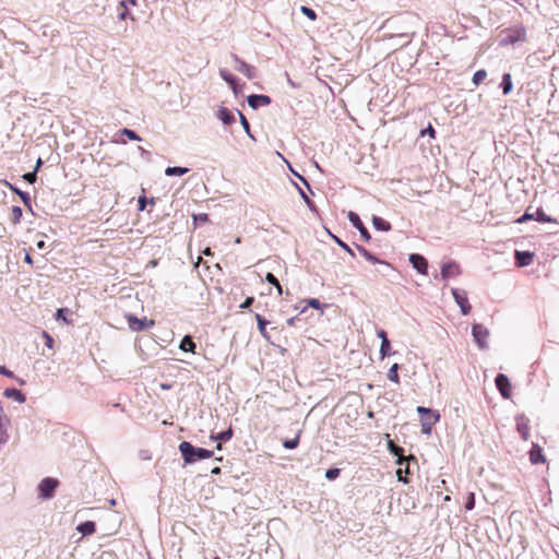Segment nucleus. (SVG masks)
<instances>
[{"instance_id": "nucleus-60", "label": "nucleus", "mask_w": 559, "mask_h": 559, "mask_svg": "<svg viewBox=\"0 0 559 559\" xmlns=\"http://www.w3.org/2000/svg\"><path fill=\"white\" fill-rule=\"evenodd\" d=\"M203 253H204L205 255H211V254H212V251H211V249H210V248H206V249H204V250H203Z\"/></svg>"}, {"instance_id": "nucleus-59", "label": "nucleus", "mask_w": 559, "mask_h": 559, "mask_svg": "<svg viewBox=\"0 0 559 559\" xmlns=\"http://www.w3.org/2000/svg\"><path fill=\"white\" fill-rule=\"evenodd\" d=\"M211 473L214 475L221 474V467H218V466L214 467Z\"/></svg>"}, {"instance_id": "nucleus-57", "label": "nucleus", "mask_w": 559, "mask_h": 559, "mask_svg": "<svg viewBox=\"0 0 559 559\" xmlns=\"http://www.w3.org/2000/svg\"><path fill=\"white\" fill-rule=\"evenodd\" d=\"M24 261L28 263L29 265H33V259L28 252L25 253Z\"/></svg>"}, {"instance_id": "nucleus-3", "label": "nucleus", "mask_w": 559, "mask_h": 559, "mask_svg": "<svg viewBox=\"0 0 559 559\" xmlns=\"http://www.w3.org/2000/svg\"><path fill=\"white\" fill-rule=\"evenodd\" d=\"M417 412L423 415L421 416V431L424 433H430L432 426L439 420L440 416L438 413L431 411L430 408H426L424 406H418Z\"/></svg>"}, {"instance_id": "nucleus-38", "label": "nucleus", "mask_w": 559, "mask_h": 559, "mask_svg": "<svg viewBox=\"0 0 559 559\" xmlns=\"http://www.w3.org/2000/svg\"><path fill=\"white\" fill-rule=\"evenodd\" d=\"M300 11L311 21L317 20V13L312 9L302 5Z\"/></svg>"}, {"instance_id": "nucleus-43", "label": "nucleus", "mask_w": 559, "mask_h": 559, "mask_svg": "<svg viewBox=\"0 0 559 559\" xmlns=\"http://www.w3.org/2000/svg\"><path fill=\"white\" fill-rule=\"evenodd\" d=\"M403 473H405V474H408V473H409V471H408V465L405 467V469L399 468V469L396 471V475H397L399 480H400V481H403V483H405V484H407V483H408V480H407V478H406L405 476H403Z\"/></svg>"}, {"instance_id": "nucleus-56", "label": "nucleus", "mask_w": 559, "mask_h": 559, "mask_svg": "<svg viewBox=\"0 0 559 559\" xmlns=\"http://www.w3.org/2000/svg\"><path fill=\"white\" fill-rule=\"evenodd\" d=\"M426 132H427L431 138H435L436 131H435V129H433L431 126H429L427 130L423 131V132H421V134L424 135Z\"/></svg>"}, {"instance_id": "nucleus-64", "label": "nucleus", "mask_w": 559, "mask_h": 559, "mask_svg": "<svg viewBox=\"0 0 559 559\" xmlns=\"http://www.w3.org/2000/svg\"><path fill=\"white\" fill-rule=\"evenodd\" d=\"M214 559H221L219 557H215Z\"/></svg>"}, {"instance_id": "nucleus-46", "label": "nucleus", "mask_w": 559, "mask_h": 559, "mask_svg": "<svg viewBox=\"0 0 559 559\" xmlns=\"http://www.w3.org/2000/svg\"><path fill=\"white\" fill-rule=\"evenodd\" d=\"M254 301L253 297H247L246 300L240 305V309L249 308Z\"/></svg>"}, {"instance_id": "nucleus-23", "label": "nucleus", "mask_w": 559, "mask_h": 559, "mask_svg": "<svg viewBox=\"0 0 559 559\" xmlns=\"http://www.w3.org/2000/svg\"><path fill=\"white\" fill-rule=\"evenodd\" d=\"M179 347L183 352L194 353L195 343L193 342L191 336L187 335L182 338Z\"/></svg>"}, {"instance_id": "nucleus-16", "label": "nucleus", "mask_w": 559, "mask_h": 559, "mask_svg": "<svg viewBox=\"0 0 559 559\" xmlns=\"http://www.w3.org/2000/svg\"><path fill=\"white\" fill-rule=\"evenodd\" d=\"M530 461L532 464H540L546 461L540 447L534 444L530 451Z\"/></svg>"}, {"instance_id": "nucleus-20", "label": "nucleus", "mask_w": 559, "mask_h": 559, "mask_svg": "<svg viewBox=\"0 0 559 559\" xmlns=\"http://www.w3.org/2000/svg\"><path fill=\"white\" fill-rule=\"evenodd\" d=\"M357 250L367 261H369L371 263H381V264H384L386 266H390V264L388 262L379 260L371 252H369L366 248H364L361 246H358Z\"/></svg>"}, {"instance_id": "nucleus-53", "label": "nucleus", "mask_w": 559, "mask_h": 559, "mask_svg": "<svg viewBox=\"0 0 559 559\" xmlns=\"http://www.w3.org/2000/svg\"><path fill=\"white\" fill-rule=\"evenodd\" d=\"M239 115H240V119H241V124L243 126V128L247 131H249V122L247 121L246 117L242 114L239 112Z\"/></svg>"}, {"instance_id": "nucleus-32", "label": "nucleus", "mask_w": 559, "mask_h": 559, "mask_svg": "<svg viewBox=\"0 0 559 559\" xmlns=\"http://www.w3.org/2000/svg\"><path fill=\"white\" fill-rule=\"evenodd\" d=\"M22 215H23L22 209L20 206H13L11 210L12 224H14V225L20 224Z\"/></svg>"}, {"instance_id": "nucleus-36", "label": "nucleus", "mask_w": 559, "mask_h": 559, "mask_svg": "<svg viewBox=\"0 0 559 559\" xmlns=\"http://www.w3.org/2000/svg\"><path fill=\"white\" fill-rule=\"evenodd\" d=\"M380 355L382 358L391 355V344L389 340L381 342Z\"/></svg>"}, {"instance_id": "nucleus-8", "label": "nucleus", "mask_w": 559, "mask_h": 559, "mask_svg": "<svg viewBox=\"0 0 559 559\" xmlns=\"http://www.w3.org/2000/svg\"><path fill=\"white\" fill-rule=\"evenodd\" d=\"M461 273V266L456 262H449L442 265L440 275L442 280H449L459 276Z\"/></svg>"}, {"instance_id": "nucleus-19", "label": "nucleus", "mask_w": 559, "mask_h": 559, "mask_svg": "<svg viewBox=\"0 0 559 559\" xmlns=\"http://www.w3.org/2000/svg\"><path fill=\"white\" fill-rule=\"evenodd\" d=\"M218 118L223 121L224 124H231L235 122V116L234 114L225 108V107H222L219 110H218V114H217Z\"/></svg>"}, {"instance_id": "nucleus-50", "label": "nucleus", "mask_w": 559, "mask_h": 559, "mask_svg": "<svg viewBox=\"0 0 559 559\" xmlns=\"http://www.w3.org/2000/svg\"><path fill=\"white\" fill-rule=\"evenodd\" d=\"M194 219L200 221L202 223H206V222H209V215L207 214H199V215L194 216Z\"/></svg>"}, {"instance_id": "nucleus-63", "label": "nucleus", "mask_w": 559, "mask_h": 559, "mask_svg": "<svg viewBox=\"0 0 559 559\" xmlns=\"http://www.w3.org/2000/svg\"><path fill=\"white\" fill-rule=\"evenodd\" d=\"M129 4L135 7L138 4L136 0H128Z\"/></svg>"}, {"instance_id": "nucleus-41", "label": "nucleus", "mask_w": 559, "mask_h": 559, "mask_svg": "<svg viewBox=\"0 0 559 559\" xmlns=\"http://www.w3.org/2000/svg\"><path fill=\"white\" fill-rule=\"evenodd\" d=\"M475 507V495L474 492H469L465 502V509L472 510Z\"/></svg>"}, {"instance_id": "nucleus-15", "label": "nucleus", "mask_w": 559, "mask_h": 559, "mask_svg": "<svg viewBox=\"0 0 559 559\" xmlns=\"http://www.w3.org/2000/svg\"><path fill=\"white\" fill-rule=\"evenodd\" d=\"M234 60L236 62V70L245 74L248 79H252L254 76V69L240 60L237 56H234Z\"/></svg>"}, {"instance_id": "nucleus-5", "label": "nucleus", "mask_w": 559, "mask_h": 559, "mask_svg": "<svg viewBox=\"0 0 559 559\" xmlns=\"http://www.w3.org/2000/svg\"><path fill=\"white\" fill-rule=\"evenodd\" d=\"M59 481L55 478H44L39 484V493L44 499H49L53 496L56 488L58 487Z\"/></svg>"}, {"instance_id": "nucleus-13", "label": "nucleus", "mask_w": 559, "mask_h": 559, "mask_svg": "<svg viewBox=\"0 0 559 559\" xmlns=\"http://www.w3.org/2000/svg\"><path fill=\"white\" fill-rule=\"evenodd\" d=\"M130 7H132V5L129 4L128 0H121L119 2L118 7H117V12H118V19L120 21H124L127 19L134 21V16L130 12Z\"/></svg>"}, {"instance_id": "nucleus-26", "label": "nucleus", "mask_w": 559, "mask_h": 559, "mask_svg": "<svg viewBox=\"0 0 559 559\" xmlns=\"http://www.w3.org/2000/svg\"><path fill=\"white\" fill-rule=\"evenodd\" d=\"M372 223L378 230L388 231L391 229V224L382 217L373 216Z\"/></svg>"}, {"instance_id": "nucleus-6", "label": "nucleus", "mask_w": 559, "mask_h": 559, "mask_svg": "<svg viewBox=\"0 0 559 559\" xmlns=\"http://www.w3.org/2000/svg\"><path fill=\"white\" fill-rule=\"evenodd\" d=\"M472 332H473V337H474L475 342L478 344V346L480 348H486L487 338L489 336L488 329L481 324H474Z\"/></svg>"}, {"instance_id": "nucleus-47", "label": "nucleus", "mask_w": 559, "mask_h": 559, "mask_svg": "<svg viewBox=\"0 0 559 559\" xmlns=\"http://www.w3.org/2000/svg\"><path fill=\"white\" fill-rule=\"evenodd\" d=\"M66 311H67V310H66V309H62V308H61V309H58V310H57V313H56V318H57L58 320H63L64 322H67V323H68V320H67V318H66V316H64V312H66Z\"/></svg>"}, {"instance_id": "nucleus-45", "label": "nucleus", "mask_w": 559, "mask_h": 559, "mask_svg": "<svg viewBox=\"0 0 559 559\" xmlns=\"http://www.w3.org/2000/svg\"><path fill=\"white\" fill-rule=\"evenodd\" d=\"M139 203V211H144L147 204V200L145 195H142L138 200Z\"/></svg>"}, {"instance_id": "nucleus-39", "label": "nucleus", "mask_w": 559, "mask_h": 559, "mask_svg": "<svg viewBox=\"0 0 559 559\" xmlns=\"http://www.w3.org/2000/svg\"><path fill=\"white\" fill-rule=\"evenodd\" d=\"M121 133L126 136H128V139L132 140V141H140V136L133 131V130H130V129H122L121 130Z\"/></svg>"}, {"instance_id": "nucleus-14", "label": "nucleus", "mask_w": 559, "mask_h": 559, "mask_svg": "<svg viewBox=\"0 0 559 559\" xmlns=\"http://www.w3.org/2000/svg\"><path fill=\"white\" fill-rule=\"evenodd\" d=\"M248 104L253 109H257L261 106H267L271 104V98L266 95H250L248 97Z\"/></svg>"}, {"instance_id": "nucleus-21", "label": "nucleus", "mask_w": 559, "mask_h": 559, "mask_svg": "<svg viewBox=\"0 0 559 559\" xmlns=\"http://www.w3.org/2000/svg\"><path fill=\"white\" fill-rule=\"evenodd\" d=\"M219 74L223 78V80L229 84V86L233 88V91L235 93H237V82H236V78L227 70L225 69H222L219 71Z\"/></svg>"}, {"instance_id": "nucleus-52", "label": "nucleus", "mask_w": 559, "mask_h": 559, "mask_svg": "<svg viewBox=\"0 0 559 559\" xmlns=\"http://www.w3.org/2000/svg\"><path fill=\"white\" fill-rule=\"evenodd\" d=\"M0 374H4L7 377H12V371L8 370L4 366H0Z\"/></svg>"}, {"instance_id": "nucleus-55", "label": "nucleus", "mask_w": 559, "mask_h": 559, "mask_svg": "<svg viewBox=\"0 0 559 559\" xmlns=\"http://www.w3.org/2000/svg\"><path fill=\"white\" fill-rule=\"evenodd\" d=\"M337 243L344 249L346 250L348 253L353 254V251L352 249L343 241H341L340 239H337Z\"/></svg>"}, {"instance_id": "nucleus-51", "label": "nucleus", "mask_w": 559, "mask_h": 559, "mask_svg": "<svg viewBox=\"0 0 559 559\" xmlns=\"http://www.w3.org/2000/svg\"><path fill=\"white\" fill-rule=\"evenodd\" d=\"M377 335L379 338H381V342L388 341L386 332L384 330H379Z\"/></svg>"}, {"instance_id": "nucleus-44", "label": "nucleus", "mask_w": 559, "mask_h": 559, "mask_svg": "<svg viewBox=\"0 0 559 559\" xmlns=\"http://www.w3.org/2000/svg\"><path fill=\"white\" fill-rule=\"evenodd\" d=\"M23 179L28 181L29 183H34L36 181V170L33 173H27L23 176Z\"/></svg>"}, {"instance_id": "nucleus-58", "label": "nucleus", "mask_w": 559, "mask_h": 559, "mask_svg": "<svg viewBox=\"0 0 559 559\" xmlns=\"http://www.w3.org/2000/svg\"><path fill=\"white\" fill-rule=\"evenodd\" d=\"M36 246H37V248H38V249H44V248H45V246H46V243H45V241H44V240H40V241H38V242H37V245H36Z\"/></svg>"}, {"instance_id": "nucleus-48", "label": "nucleus", "mask_w": 559, "mask_h": 559, "mask_svg": "<svg viewBox=\"0 0 559 559\" xmlns=\"http://www.w3.org/2000/svg\"><path fill=\"white\" fill-rule=\"evenodd\" d=\"M307 302H308V305H309L311 308H314V309H320V307H321L320 301H319L318 299H314V298L309 299Z\"/></svg>"}, {"instance_id": "nucleus-24", "label": "nucleus", "mask_w": 559, "mask_h": 559, "mask_svg": "<svg viewBox=\"0 0 559 559\" xmlns=\"http://www.w3.org/2000/svg\"><path fill=\"white\" fill-rule=\"evenodd\" d=\"M78 531L83 535H91L96 531V525L92 521H86L78 526Z\"/></svg>"}, {"instance_id": "nucleus-61", "label": "nucleus", "mask_w": 559, "mask_h": 559, "mask_svg": "<svg viewBox=\"0 0 559 559\" xmlns=\"http://www.w3.org/2000/svg\"><path fill=\"white\" fill-rule=\"evenodd\" d=\"M160 388H162L163 390H168V389H170V385H169V384H166V383H162V384H160Z\"/></svg>"}, {"instance_id": "nucleus-37", "label": "nucleus", "mask_w": 559, "mask_h": 559, "mask_svg": "<svg viewBox=\"0 0 559 559\" xmlns=\"http://www.w3.org/2000/svg\"><path fill=\"white\" fill-rule=\"evenodd\" d=\"M298 443H299V437L297 436L295 439L284 440L283 445H284V448L292 450V449L297 448Z\"/></svg>"}, {"instance_id": "nucleus-18", "label": "nucleus", "mask_w": 559, "mask_h": 559, "mask_svg": "<svg viewBox=\"0 0 559 559\" xmlns=\"http://www.w3.org/2000/svg\"><path fill=\"white\" fill-rule=\"evenodd\" d=\"M10 420L5 415L0 414V443H5L9 440L8 427Z\"/></svg>"}, {"instance_id": "nucleus-49", "label": "nucleus", "mask_w": 559, "mask_h": 559, "mask_svg": "<svg viewBox=\"0 0 559 559\" xmlns=\"http://www.w3.org/2000/svg\"><path fill=\"white\" fill-rule=\"evenodd\" d=\"M300 193H301V195H302V198H304L305 202L307 203V205H308L311 210H313V209H314V204H313V202H312V201L307 197V194H306L304 191H301V190H300Z\"/></svg>"}, {"instance_id": "nucleus-62", "label": "nucleus", "mask_w": 559, "mask_h": 559, "mask_svg": "<svg viewBox=\"0 0 559 559\" xmlns=\"http://www.w3.org/2000/svg\"><path fill=\"white\" fill-rule=\"evenodd\" d=\"M43 164L41 159L39 158L36 163V168L35 170L37 171V169L40 167V165Z\"/></svg>"}, {"instance_id": "nucleus-35", "label": "nucleus", "mask_w": 559, "mask_h": 559, "mask_svg": "<svg viewBox=\"0 0 559 559\" xmlns=\"http://www.w3.org/2000/svg\"><path fill=\"white\" fill-rule=\"evenodd\" d=\"M265 280L267 283H270L276 287L278 295L283 294L282 286H281L278 280L274 276V274L266 273Z\"/></svg>"}, {"instance_id": "nucleus-33", "label": "nucleus", "mask_w": 559, "mask_h": 559, "mask_svg": "<svg viewBox=\"0 0 559 559\" xmlns=\"http://www.w3.org/2000/svg\"><path fill=\"white\" fill-rule=\"evenodd\" d=\"M486 78H487L486 70H484V69L478 70L473 75V83L477 86L480 83H483L486 80Z\"/></svg>"}, {"instance_id": "nucleus-17", "label": "nucleus", "mask_w": 559, "mask_h": 559, "mask_svg": "<svg viewBox=\"0 0 559 559\" xmlns=\"http://www.w3.org/2000/svg\"><path fill=\"white\" fill-rule=\"evenodd\" d=\"M534 254L528 251H515V261L519 266H526L532 263Z\"/></svg>"}, {"instance_id": "nucleus-2", "label": "nucleus", "mask_w": 559, "mask_h": 559, "mask_svg": "<svg viewBox=\"0 0 559 559\" xmlns=\"http://www.w3.org/2000/svg\"><path fill=\"white\" fill-rule=\"evenodd\" d=\"M501 45H512L518 41H524L526 39V29L524 26H515L507 28L502 32Z\"/></svg>"}, {"instance_id": "nucleus-28", "label": "nucleus", "mask_w": 559, "mask_h": 559, "mask_svg": "<svg viewBox=\"0 0 559 559\" xmlns=\"http://www.w3.org/2000/svg\"><path fill=\"white\" fill-rule=\"evenodd\" d=\"M501 87L504 95H508L512 91L511 74L504 73L502 76Z\"/></svg>"}, {"instance_id": "nucleus-22", "label": "nucleus", "mask_w": 559, "mask_h": 559, "mask_svg": "<svg viewBox=\"0 0 559 559\" xmlns=\"http://www.w3.org/2000/svg\"><path fill=\"white\" fill-rule=\"evenodd\" d=\"M516 429H518L519 433L521 435V437L524 440H528V438H530V426H528L526 420H524V419L518 420Z\"/></svg>"}, {"instance_id": "nucleus-4", "label": "nucleus", "mask_w": 559, "mask_h": 559, "mask_svg": "<svg viewBox=\"0 0 559 559\" xmlns=\"http://www.w3.org/2000/svg\"><path fill=\"white\" fill-rule=\"evenodd\" d=\"M126 319L128 321V325H129L130 330H132L134 332H140L145 329L152 328L154 325L153 320H147L146 318L138 319L133 314L126 316Z\"/></svg>"}, {"instance_id": "nucleus-1", "label": "nucleus", "mask_w": 559, "mask_h": 559, "mask_svg": "<svg viewBox=\"0 0 559 559\" xmlns=\"http://www.w3.org/2000/svg\"><path fill=\"white\" fill-rule=\"evenodd\" d=\"M179 451L187 464L193 463L195 460H204L213 456V451L195 448L188 441H182L179 444Z\"/></svg>"}, {"instance_id": "nucleus-30", "label": "nucleus", "mask_w": 559, "mask_h": 559, "mask_svg": "<svg viewBox=\"0 0 559 559\" xmlns=\"http://www.w3.org/2000/svg\"><path fill=\"white\" fill-rule=\"evenodd\" d=\"M4 396L12 397V399L19 401L20 403H23L25 401V397L22 394V392L16 389H7L4 391Z\"/></svg>"}, {"instance_id": "nucleus-40", "label": "nucleus", "mask_w": 559, "mask_h": 559, "mask_svg": "<svg viewBox=\"0 0 559 559\" xmlns=\"http://www.w3.org/2000/svg\"><path fill=\"white\" fill-rule=\"evenodd\" d=\"M341 471L338 468H330L325 472V477L329 480H333L340 476Z\"/></svg>"}, {"instance_id": "nucleus-29", "label": "nucleus", "mask_w": 559, "mask_h": 559, "mask_svg": "<svg viewBox=\"0 0 559 559\" xmlns=\"http://www.w3.org/2000/svg\"><path fill=\"white\" fill-rule=\"evenodd\" d=\"M399 364H393L388 371V379L396 384L400 383Z\"/></svg>"}, {"instance_id": "nucleus-10", "label": "nucleus", "mask_w": 559, "mask_h": 559, "mask_svg": "<svg viewBox=\"0 0 559 559\" xmlns=\"http://www.w3.org/2000/svg\"><path fill=\"white\" fill-rule=\"evenodd\" d=\"M409 262L412 263L413 267L416 269L420 274L427 275L428 262L423 255L413 253L409 255Z\"/></svg>"}, {"instance_id": "nucleus-27", "label": "nucleus", "mask_w": 559, "mask_h": 559, "mask_svg": "<svg viewBox=\"0 0 559 559\" xmlns=\"http://www.w3.org/2000/svg\"><path fill=\"white\" fill-rule=\"evenodd\" d=\"M255 319H257V322H258V328H259V331L261 333V335L269 340V334H267V331H266V324H267V321L259 313L255 314Z\"/></svg>"}, {"instance_id": "nucleus-9", "label": "nucleus", "mask_w": 559, "mask_h": 559, "mask_svg": "<svg viewBox=\"0 0 559 559\" xmlns=\"http://www.w3.org/2000/svg\"><path fill=\"white\" fill-rule=\"evenodd\" d=\"M495 382L501 395L506 399H509L511 396V383L509 381V378L503 373H499L496 377Z\"/></svg>"}, {"instance_id": "nucleus-31", "label": "nucleus", "mask_w": 559, "mask_h": 559, "mask_svg": "<svg viewBox=\"0 0 559 559\" xmlns=\"http://www.w3.org/2000/svg\"><path fill=\"white\" fill-rule=\"evenodd\" d=\"M189 171L186 167H167L165 174L167 176H182Z\"/></svg>"}, {"instance_id": "nucleus-54", "label": "nucleus", "mask_w": 559, "mask_h": 559, "mask_svg": "<svg viewBox=\"0 0 559 559\" xmlns=\"http://www.w3.org/2000/svg\"><path fill=\"white\" fill-rule=\"evenodd\" d=\"M533 218V215L532 214H528V213H525L522 217H520L518 219L519 223H523V222H526L528 219H532Z\"/></svg>"}, {"instance_id": "nucleus-34", "label": "nucleus", "mask_w": 559, "mask_h": 559, "mask_svg": "<svg viewBox=\"0 0 559 559\" xmlns=\"http://www.w3.org/2000/svg\"><path fill=\"white\" fill-rule=\"evenodd\" d=\"M10 188L12 189V191H14L16 194L20 195L21 200L23 201V203L28 207L31 209V197L27 192H23L12 186H10Z\"/></svg>"}, {"instance_id": "nucleus-25", "label": "nucleus", "mask_w": 559, "mask_h": 559, "mask_svg": "<svg viewBox=\"0 0 559 559\" xmlns=\"http://www.w3.org/2000/svg\"><path fill=\"white\" fill-rule=\"evenodd\" d=\"M233 437V430L229 428L227 429L226 431H223V432H219L217 435H212L211 438L214 439V440H218V441H228L229 439H231ZM218 450L222 449V443L218 442L217 443V447H216Z\"/></svg>"}, {"instance_id": "nucleus-11", "label": "nucleus", "mask_w": 559, "mask_h": 559, "mask_svg": "<svg viewBox=\"0 0 559 559\" xmlns=\"http://www.w3.org/2000/svg\"><path fill=\"white\" fill-rule=\"evenodd\" d=\"M348 219L360 231V235H361L364 240H366V241L370 240L369 231L364 226L361 219L359 218V216L356 213L349 212L348 213Z\"/></svg>"}, {"instance_id": "nucleus-7", "label": "nucleus", "mask_w": 559, "mask_h": 559, "mask_svg": "<svg viewBox=\"0 0 559 559\" xmlns=\"http://www.w3.org/2000/svg\"><path fill=\"white\" fill-rule=\"evenodd\" d=\"M452 295L456 304L460 306L461 311L464 316L468 314L471 312V305L468 302L466 293L464 290H460L457 288L452 289Z\"/></svg>"}, {"instance_id": "nucleus-42", "label": "nucleus", "mask_w": 559, "mask_h": 559, "mask_svg": "<svg viewBox=\"0 0 559 559\" xmlns=\"http://www.w3.org/2000/svg\"><path fill=\"white\" fill-rule=\"evenodd\" d=\"M43 337L45 338V345L49 348V349H52L53 348V344H55V341L52 338V336L47 333L46 331L43 332Z\"/></svg>"}, {"instance_id": "nucleus-12", "label": "nucleus", "mask_w": 559, "mask_h": 559, "mask_svg": "<svg viewBox=\"0 0 559 559\" xmlns=\"http://www.w3.org/2000/svg\"><path fill=\"white\" fill-rule=\"evenodd\" d=\"M388 448L391 453L397 456L396 464L402 465L404 462H408V460L414 459L413 455L405 457L404 456V449L396 445L392 440L388 441Z\"/></svg>"}]
</instances>
